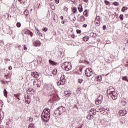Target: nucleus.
Segmentation results:
<instances>
[{
	"label": "nucleus",
	"instance_id": "nucleus-17",
	"mask_svg": "<svg viewBox=\"0 0 128 128\" xmlns=\"http://www.w3.org/2000/svg\"><path fill=\"white\" fill-rule=\"evenodd\" d=\"M102 76H97L96 78V80L97 82H102Z\"/></svg>",
	"mask_w": 128,
	"mask_h": 128
},
{
	"label": "nucleus",
	"instance_id": "nucleus-35",
	"mask_svg": "<svg viewBox=\"0 0 128 128\" xmlns=\"http://www.w3.org/2000/svg\"><path fill=\"white\" fill-rule=\"evenodd\" d=\"M28 128H34L33 124H30L28 127Z\"/></svg>",
	"mask_w": 128,
	"mask_h": 128
},
{
	"label": "nucleus",
	"instance_id": "nucleus-30",
	"mask_svg": "<svg viewBox=\"0 0 128 128\" xmlns=\"http://www.w3.org/2000/svg\"><path fill=\"white\" fill-rule=\"evenodd\" d=\"M120 20H124V15L120 14Z\"/></svg>",
	"mask_w": 128,
	"mask_h": 128
},
{
	"label": "nucleus",
	"instance_id": "nucleus-18",
	"mask_svg": "<svg viewBox=\"0 0 128 128\" xmlns=\"http://www.w3.org/2000/svg\"><path fill=\"white\" fill-rule=\"evenodd\" d=\"M79 22H84V16H80L78 18Z\"/></svg>",
	"mask_w": 128,
	"mask_h": 128
},
{
	"label": "nucleus",
	"instance_id": "nucleus-50",
	"mask_svg": "<svg viewBox=\"0 0 128 128\" xmlns=\"http://www.w3.org/2000/svg\"><path fill=\"white\" fill-rule=\"evenodd\" d=\"M79 12H82V8H81L80 10H79Z\"/></svg>",
	"mask_w": 128,
	"mask_h": 128
},
{
	"label": "nucleus",
	"instance_id": "nucleus-10",
	"mask_svg": "<svg viewBox=\"0 0 128 128\" xmlns=\"http://www.w3.org/2000/svg\"><path fill=\"white\" fill-rule=\"evenodd\" d=\"M114 92L116 91H114V89L112 86L109 87V88L107 90L108 94H112Z\"/></svg>",
	"mask_w": 128,
	"mask_h": 128
},
{
	"label": "nucleus",
	"instance_id": "nucleus-24",
	"mask_svg": "<svg viewBox=\"0 0 128 128\" xmlns=\"http://www.w3.org/2000/svg\"><path fill=\"white\" fill-rule=\"evenodd\" d=\"M57 73H58V70H56V68L54 69L52 71L53 74H56Z\"/></svg>",
	"mask_w": 128,
	"mask_h": 128
},
{
	"label": "nucleus",
	"instance_id": "nucleus-11",
	"mask_svg": "<svg viewBox=\"0 0 128 128\" xmlns=\"http://www.w3.org/2000/svg\"><path fill=\"white\" fill-rule=\"evenodd\" d=\"M34 46H41L42 44L40 43V42L38 40H37L34 42Z\"/></svg>",
	"mask_w": 128,
	"mask_h": 128
},
{
	"label": "nucleus",
	"instance_id": "nucleus-8",
	"mask_svg": "<svg viewBox=\"0 0 128 128\" xmlns=\"http://www.w3.org/2000/svg\"><path fill=\"white\" fill-rule=\"evenodd\" d=\"M66 84V80L64 79H62V78H60V80H58L57 82L58 86H64Z\"/></svg>",
	"mask_w": 128,
	"mask_h": 128
},
{
	"label": "nucleus",
	"instance_id": "nucleus-55",
	"mask_svg": "<svg viewBox=\"0 0 128 128\" xmlns=\"http://www.w3.org/2000/svg\"><path fill=\"white\" fill-rule=\"evenodd\" d=\"M18 2H20V0H18Z\"/></svg>",
	"mask_w": 128,
	"mask_h": 128
},
{
	"label": "nucleus",
	"instance_id": "nucleus-33",
	"mask_svg": "<svg viewBox=\"0 0 128 128\" xmlns=\"http://www.w3.org/2000/svg\"><path fill=\"white\" fill-rule=\"evenodd\" d=\"M104 2H105V4L106 6H108V4H110V2L108 0H104Z\"/></svg>",
	"mask_w": 128,
	"mask_h": 128
},
{
	"label": "nucleus",
	"instance_id": "nucleus-58",
	"mask_svg": "<svg viewBox=\"0 0 128 128\" xmlns=\"http://www.w3.org/2000/svg\"><path fill=\"white\" fill-rule=\"evenodd\" d=\"M74 18H76V17H74Z\"/></svg>",
	"mask_w": 128,
	"mask_h": 128
},
{
	"label": "nucleus",
	"instance_id": "nucleus-23",
	"mask_svg": "<svg viewBox=\"0 0 128 128\" xmlns=\"http://www.w3.org/2000/svg\"><path fill=\"white\" fill-rule=\"evenodd\" d=\"M122 78L123 80H126V82H128V77H126V76H122Z\"/></svg>",
	"mask_w": 128,
	"mask_h": 128
},
{
	"label": "nucleus",
	"instance_id": "nucleus-47",
	"mask_svg": "<svg viewBox=\"0 0 128 128\" xmlns=\"http://www.w3.org/2000/svg\"><path fill=\"white\" fill-rule=\"evenodd\" d=\"M60 18H61V20H64V16H60Z\"/></svg>",
	"mask_w": 128,
	"mask_h": 128
},
{
	"label": "nucleus",
	"instance_id": "nucleus-36",
	"mask_svg": "<svg viewBox=\"0 0 128 128\" xmlns=\"http://www.w3.org/2000/svg\"><path fill=\"white\" fill-rule=\"evenodd\" d=\"M43 32H46L48 30V28H42Z\"/></svg>",
	"mask_w": 128,
	"mask_h": 128
},
{
	"label": "nucleus",
	"instance_id": "nucleus-1",
	"mask_svg": "<svg viewBox=\"0 0 128 128\" xmlns=\"http://www.w3.org/2000/svg\"><path fill=\"white\" fill-rule=\"evenodd\" d=\"M50 110L48 108L44 109L42 114V119L46 122L50 120Z\"/></svg>",
	"mask_w": 128,
	"mask_h": 128
},
{
	"label": "nucleus",
	"instance_id": "nucleus-28",
	"mask_svg": "<svg viewBox=\"0 0 128 128\" xmlns=\"http://www.w3.org/2000/svg\"><path fill=\"white\" fill-rule=\"evenodd\" d=\"M113 4H114V6H118L119 5L118 2H114L113 3Z\"/></svg>",
	"mask_w": 128,
	"mask_h": 128
},
{
	"label": "nucleus",
	"instance_id": "nucleus-2",
	"mask_svg": "<svg viewBox=\"0 0 128 128\" xmlns=\"http://www.w3.org/2000/svg\"><path fill=\"white\" fill-rule=\"evenodd\" d=\"M62 68L65 70H72V63L70 62H65L62 64Z\"/></svg>",
	"mask_w": 128,
	"mask_h": 128
},
{
	"label": "nucleus",
	"instance_id": "nucleus-27",
	"mask_svg": "<svg viewBox=\"0 0 128 128\" xmlns=\"http://www.w3.org/2000/svg\"><path fill=\"white\" fill-rule=\"evenodd\" d=\"M24 14L25 16H28V11L27 10H26L24 12Z\"/></svg>",
	"mask_w": 128,
	"mask_h": 128
},
{
	"label": "nucleus",
	"instance_id": "nucleus-54",
	"mask_svg": "<svg viewBox=\"0 0 128 128\" xmlns=\"http://www.w3.org/2000/svg\"><path fill=\"white\" fill-rule=\"evenodd\" d=\"M19 48H20V46H19Z\"/></svg>",
	"mask_w": 128,
	"mask_h": 128
},
{
	"label": "nucleus",
	"instance_id": "nucleus-25",
	"mask_svg": "<svg viewBox=\"0 0 128 128\" xmlns=\"http://www.w3.org/2000/svg\"><path fill=\"white\" fill-rule=\"evenodd\" d=\"M37 34L40 36H42V33L40 32V30H37Z\"/></svg>",
	"mask_w": 128,
	"mask_h": 128
},
{
	"label": "nucleus",
	"instance_id": "nucleus-26",
	"mask_svg": "<svg viewBox=\"0 0 128 128\" xmlns=\"http://www.w3.org/2000/svg\"><path fill=\"white\" fill-rule=\"evenodd\" d=\"M83 40H84V42H88V37H84Z\"/></svg>",
	"mask_w": 128,
	"mask_h": 128
},
{
	"label": "nucleus",
	"instance_id": "nucleus-37",
	"mask_svg": "<svg viewBox=\"0 0 128 128\" xmlns=\"http://www.w3.org/2000/svg\"><path fill=\"white\" fill-rule=\"evenodd\" d=\"M76 32H77V34H80L82 32V30H77Z\"/></svg>",
	"mask_w": 128,
	"mask_h": 128
},
{
	"label": "nucleus",
	"instance_id": "nucleus-56",
	"mask_svg": "<svg viewBox=\"0 0 128 128\" xmlns=\"http://www.w3.org/2000/svg\"><path fill=\"white\" fill-rule=\"evenodd\" d=\"M54 20H55V19H54Z\"/></svg>",
	"mask_w": 128,
	"mask_h": 128
},
{
	"label": "nucleus",
	"instance_id": "nucleus-46",
	"mask_svg": "<svg viewBox=\"0 0 128 128\" xmlns=\"http://www.w3.org/2000/svg\"><path fill=\"white\" fill-rule=\"evenodd\" d=\"M90 36H94V33H90Z\"/></svg>",
	"mask_w": 128,
	"mask_h": 128
},
{
	"label": "nucleus",
	"instance_id": "nucleus-41",
	"mask_svg": "<svg viewBox=\"0 0 128 128\" xmlns=\"http://www.w3.org/2000/svg\"><path fill=\"white\" fill-rule=\"evenodd\" d=\"M28 50V48L26 47V45H24V50Z\"/></svg>",
	"mask_w": 128,
	"mask_h": 128
},
{
	"label": "nucleus",
	"instance_id": "nucleus-21",
	"mask_svg": "<svg viewBox=\"0 0 128 128\" xmlns=\"http://www.w3.org/2000/svg\"><path fill=\"white\" fill-rule=\"evenodd\" d=\"M4 96H6V98H7V96H8V92H6V89H4Z\"/></svg>",
	"mask_w": 128,
	"mask_h": 128
},
{
	"label": "nucleus",
	"instance_id": "nucleus-5",
	"mask_svg": "<svg viewBox=\"0 0 128 128\" xmlns=\"http://www.w3.org/2000/svg\"><path fill=\"white\" fill-rule=\"evenodd\" d=\"M102 95H99L97 100H96L95 104H100L102 102Z\"/></svg>",
	"mask_w": 128,
	"mask_h": 128
},
{
	"label": "nucleus",
	"instance_id": "nucleus-12",
	"mask_svg": "<svg viewBox=\"0 0 128 128\" xmlns=\"http://www.w3.org/2000/svg\"><path fill=\"white\" fill-rule=\"evenodd\" d=\"M38 76H40V74H38V72H34L32 74V76L33 78H38Z\"/></svg>",
	"mask_w": 128,
	"mask_h": 128
},
{
	"label": "nucleus",
	"instance_id": "nucleus-51",
	"mask_svg": "<svg viewBox=\"0 0 128 128\" xmlns=\"http://www.w3.org/2000/svg\"><path fill=\"white\" fill-rule=\"evenodd\" d=\"M62 24H64V21H62Z\"/></svg>",
	"mask_w": 128,
	"mask_h": 128
},
{
	"label": "nucleus",
	"instance_id": "nucleus-32",
	"mask_svg": "<svg viewBox=\"0 0 128 128\" xmlns=\"http://www.w3.org/2000/svg\"><path fill=\"white\" fill-rule=\"evenodd\" d=\"M78 83L79 84H82V82H84V80L82 79H79L78 80Z\"/></svg>",
	"mask_w": 128,
	"mask_h": 128
},
{
	"label": "nucleus",
	"instance_id": "nucleus-31",
	"mask_svg": "<svg viewBox=\"0 0 128 128\" xmlns=\"http://www.w3.org/2000/svg\"><path fill=\"white\" fill-rule=\"evenodd\" d=\"M21 26H22V24H20V22H18L16 24V26L18 28H20Z\"/></svg>",
	"mask_w": 128,
	"mask_h": 128
},
{
	"label": "nucleus",
	"instance_id": "nucleus-52",
	"mask_svg": "<svg viewBox=\"0 0 128 128\" xmlns=\"http://www.w3.org/2000/svg\"><path fill=\"white\" fill-rule=\"evenodd\" d=\"M72 37L74 38V35H72Z\"/></svg>",
	"mask_w": 128,
	"mask_h": 128
},
{
	"label": "nucleus",
	"instance_id": "nucleus-15",
	"mask_svg": "<svg viewBox=\"0 0 128 128\" xmlns=\"http://www.w3.org/2000/svg\"><path fill=\"white\" fill-rule=\"evenodd\" d=\"M28 92H30L32 94H34L36 91L34 89L30 88L28 90Z\"/></svg>",
	"mask_w": 128,
	"mask_h": 128
},
{
	"label": "nucleus",
	"instance_id": "nucleus-53",
	"mask_svg": "<svg viewBox=\"0 0 128 128\" xmlns=\"http://www.w3.org/2000/svg\"><path fill=\"white\" fill-rule=\"evenodd\" d=\"M18 100H20V98L18 97L17 98Z\"/></svg>",
	"mask_w": 128,
	"mask_h": 128
},
{
	"label": "nucleus",
	"instance_id": "nucleus-4",
	"mask_svg": "<svg viewBox=\"0 0 128 128\" xmlns=\"http://www.w3.org/2000/svg\"><path fill=\"white\" fill-rule=\"evenodd\" d=\"M85 74L86 76H90L92 74V70L91 68H87L85 70Z\"/></svg>",
	"mask_w": 128,
	"mask_h": 128
},
{
	"label": "nucleus",
	"instance_id": "nucleus-9",
	"mask_svg": "<svg viewBox=\"0 0 128 128\" xmlns=\"http://www.w3.org/2000/svg\"><path fill=\"white\" fill-rule=\"evenodd\" d=\"M128 112H126V110H120L119 111V114L120 116H126V113Z\"/></svg>",
	"mask_w": 128,
	"mask_h": 128
},
{
	"label": "nucleus",
	"instance_id": "nucleus-22",
	"mask_svg": "<svg viewBox=\"0 0 128 128\" xmlns=\"http://www.w3.org/2000/svg\"><path fill=\"white\" fill-rule=\"evenodd\" d=\"M128 7L124 6L122 10V12H124L126 10H128Z\"/></svg>",
	"mask_w": 128,
	"mask_h": 128
},
{
	"label": "nucleus",
	"instance_id": "nucleus-38",
	"mask_svg": "<svg viewBox=\"0 0 128 128\" xmlns=\"http://www.w3.org/2000/svg\"><path fill=\"white\" fill-rule=\"evenodd\" d=\"M103 30H106V25H104L103 26Z\"/></svg>",
	"mask_w": 128,
	"mask_h": 128
},
{
	"label": "nucleus",
	"instance_id": "nucleus-20",
	"mask_svg": "<svg viewBox=\"0 0 128 128\" xmlns=\"http://www.w3.org/2000/svg\"><path fill=\"white\" fill-rule=\"evenodd\" d=\"M82 92V88H78L76 91V94H78V95L80 94V92Z\"/></svg>",
	"mask_w": 128,
	"mask_h": 128
},
{
	"label": "nucleus",
	"instance_id": "nucleus-7",
	"mask_svg": "<svg viewBox=\"0 0 128 128\" xmlns=\"http://www.w3.org/2000/svg\"><path fill=\"white\" fill-rule=\"evenodd\" d=\"M58 110L60 116V114H62L64 113V112H66V108L62 106H61L58 108Z\"/></svg>",
	"mask_w": 128,
	"mask_h": 128
},
{
	"label": "nucleus",
	"instance_id": "nucleus-43",
	"mask_svg": "<svg viewBox=\"0 0 128 128\" xmlns=\"http://www.w3.org/2000/svg\"><path fill=\"white\" fill-rule=\"evenodd\" d=\"M86 26H88V24H84L83 25V28H86Z\"/></svg>",
	"mask_w": 128,
	"mask_h": 128
},
{
	"label": "nucleus",
	"instance_id": "nucleus-45",
	"mask_svg": "<svg viewBox=\"0 0 128 128\" xmlns=\"http://www.w3.org/2000/svg\"><path fill=\"white\" fill-rule=\"evenodd\" d=\"M87 14H88V12H86V11L84 12V16H86Z\"/></svg>",
	"mask_w": 128,
	"mask_h": 128
},
{
	"label": "nucleus",
	"instance_id": "nucleus-40",
	"mask_svg": "<svg viewBox=\"0 0 128 128\" xmlns=\"http://www.w3.org/2000/svg\"><path fill=\"white\" fill-rule=\"evenodd\" d=\"M2 103L0 102V110H2Z\"/></svg>",
	"mask_w": 128,
	"mask_h": 128
},
{
	"label": "nucleus",
	"instance_id": "nucleus-48",
	"mask_svg": "<svg viewBox=\"0 0 128 128\" xmlns=\"http://www.w3.org/2000/svg\"><path fill=\"white\" fill-rule=\"evenodd\" d=\"M56 4H58L59 0H56Z\"/></svg>",
	"mask_w": 128,
	"mask_h": 128
},
{
	"label": "nucleus",
	"instance_id": "nucleus-42",
	"mask_svg": "<svg viewBox=\"0 0 128 128\" xmlns=\"http://www.w3.org/2000/svg\"><path fill=\"white\" fill-rule=\"evenodd\" d=\"M51 8H52V10H54V8H54V6H51Z\"/></svg>",
	"mask_w": 128,
	"mask_h": 128
},
{
	"label": "nucleus",
	"instance_id": "nucleus-3",
	"mask_svg": "<svg viewBox=\"0 0 128 128\" xmlns=\"http://www.w3.org/2000/svg\"><path fill=\"white\" fill-rule=\"evenodd\" d=\"M108 98H112L114 100L118 98V93L116 92H114L112 93H110L108 94Z\"/></svg>",
	"mask_w": 128,
	"mask_h": 128
},
{
	"label": "nucleus",
	"instance_id": "nucleus-16",
	"mask_svg": "<svg viewBox=\"0 0 128 128\" xmlns=\"http://www.w3.org/2000/svg\"><path fill=\"white\" fill-rule=\"evenodd\" d=\"M64 94L66 96H70L72 94V92L68 91H65L64 92Z\"/></svg>",
	"mask_w": 128,
	"mask_h": 128
},
{
	"label": "nucleus",
	"instance_id": "nucleus-39",
	"mask_svg": "<svg viewBox=\"0 0 128 128\" xmlns=\"http://www.w3.org/2000/svg\"><path fill=\"white\" fill-rule=\"evenodd\" d=\"M26 104H30V101H28V100H27L26 99Z\"/></svg>",
	"mask_w": 128,
	"mask_h": 128
},
{
	"label": "nucleus",
	"instance_id": "nucleus-34",
	"mask_svg": "<svg viewBox=\"0 0 128 128\" xmlns=\"http://www.w3.org/2000/svg\"><path fill=\"white\" fill-rule=\"evenodd\" d=\"M20 96V94H14V96L15 98H18V96Z\"/></svg>",
	"mask_w": 128,
	"mask_h": 128
},
{
	"label": "nucleus",
	"instance_id": "nucleus-13",
	"mask_svg": "<svg viewBox=\"0 0 128 128\" xmlns=\"http://www.w3.org/2000/svg\"><path fill=\"white\" fill-rule=\"evenodd\" d=\"M24 34H30L31 37L34 34L32 32H30V30H26Z\"/></svg>",
	"mask_w": 128,
	"mask_h": 128
},
{
	"label": "nucleus",
	"instance_id": "nucleus-49",
	"mask_svg": "<svg viewBox=\"0 0 128 128\" xmlns=\"http://www.w3.org/2000/svg\"><path fill=\"white\" fill-rule=\"evenodd\" d=\"M84 2H88V0H83Z\"/></svg>",
	"mask_w": 128,
	"mask_h": 128
},
{
	"label": "nucleus",
	"instance_id": "nucleus-6",
	"mask_svg": "<svg viewBox=\"0 0 128 128\" xmlns=\"http://www.w3.org/2000/svg\"><path fill=\"white\" fill-rule=\"evenodd\" d=\"M94 24L96 26H98L100 24V16H97L95 18Z\"/></svg>",
	"mask_w": 128,
	"mask_h": 128
},
{
	"label": "nucleus",
	"instance_id": "nucleus-19",
	"mask_svg": "<svg viewBox=\"0 0 128 128\" xmlns=\"http://www.w3.org/2000/svg\"><path fill=\"white\" fill-rule=\"evenodd\" d=\"M49 62L50 64H52V66H56V63L55 62H53L52 60H49Z\"/></svg>",
	"mask_w": 128,
	"mask_h": 128
},
{
	"label": "nucleus",
	"instance_id": "nucleus-29",
	"mask_svg": "<svg viewBox=\"0 0 128 128\" xmlns=\"http://www.w3.org/2000/svg\"><path fill=\"white\" fill-rule=\"evenodd\" d=\"M76 8H74L73 10H72V12H74V14H76Z\"/></svg>",
	"mask_w": 128,
	"mask_h": 128
},
{
	"label": "nucleus",
	"instance_id": "nucleus-57",
	"mask_svg": "<svg viewBox=\"0 0 128 128\" xmlns=\"http://www.w3.org/2000/svg\"><path fill=\"white\" fill-rule=\"evenodd\" d=\"M31 10H32V9H31Z\"/></svg>",
	"mask_w": 128,
	"mask_h": 128
},
{
	"label": "nucleus",
	"instance_id": "nucleus-44",
	"mask_svg": "<svg viewBox=\"0 0 128 128\" xmlns=\"http://www.w3.org/2000/svg\"><path fill=\"white\" fill-rule=\"evenodd\" d=\"M8 69L10 70H12V66H10Z\"/></svg>",
	"mask_w": 128,
	"mask_h": 128
},
{
	"label": "nucleus",
	"instance_id": "nucleus-14",
	"mask_svg": "<svg viewBox=\"0 0 128 128\" xmlns=\"http://www.w3.org/2000/svg\"><path fill=\"white\" fill-rule=\"evenodd\" d=\"M54 114L55 116H60V112L58 111V108H57L54 110Z\"/></svg>",
	"mask_w": 128,
	"mask_h": 128
}]
</instances>
